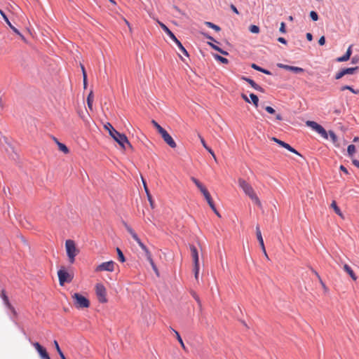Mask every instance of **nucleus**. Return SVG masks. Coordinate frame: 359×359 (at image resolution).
I'll list each match as a JSON object with an SVG mask.
<instances>
[{"instance_id":"nucleus-1","label":"nucleus","mask_w":359,"mask_h":359,"mask_svg":"<svg viewBox=\"0 0 359 359\" xmlns=\"http://www.w3.org/2000/svg\"><path fill=\"white\" fill-rule=\"evenodd\" d=\"M104 128L109 131L110 136L119 144L122 149H126V144L128 145L130 147H132V145L128 141L127 136L125 134L117 131L111 123H107V124L104 125Z\"/></svg>"},{"instance_id":"nucleus-2","label":"nucleus","mask_w":359,"mask_h":359,"mask_svg":"<svg viewBox=\"0 0 359 359\" xmlns=\"http://www.w3.org/2000/svg\"><path fill=\"white\" fill-rule=\"evenodd\" d=\"M191 180L195 184V185L198 187V189L201 191V192L204 196L207 203H208L210 208L212 210V211L219 217H221L220 214L217 211L215 205L212 201V198L208 191V189L205 188V187L196 177H191Z\"/></svg>"},{"instance_id":"nucleus-3","label":"nucleus","mask_w":359,"mask_h":359,"mask_svg":"<svg viewBox=\"0 0 359 359\" xmlns=\"http://www.w3.org/2000/svg\"><path fill=\"white\" fill-rule=\"evenodd\" d=\"M158 24L161 27V28L164 31V32L175 42V43L177 46L180 50L187 57H189V53L184 47L182 43L177 39L173 32L162 22L157 20Z\"/></svg>"},{"instance_id":"nucleus-4","label":"nucleus","mask_w":359,"mask_h":359,"mask_svg":"<svg viewBox=\"0 0 359 359\" xmlns=\"http://www.w3.org/2000/svg\"><path fill=\"white\" fill-rule=\"evenodd\" d=\"M65 248L69 261L71 264H73L75 261V257L79 252V250L76 247L75 242L73 240H67L65 242Z\"/></svg>"},{"instance_id":"nucleus-5","label":"nucleus","mask_w":359,"mask_h":359,"mask_svg":"<svg viewBox=\"0 0 359 359\" xmlns=\"http://www.w3.org/2000/svg\"><path fill=\"white\" fill-rule=\"evenodd\" d=\"M74 306L77 309H86L90 306V301L80 293L76 292L72 295Z\"/></svg>"},{"instance_id":"nucleus-6","label":"nucleus","mask_w":359,"mask_h":359,"mask_svg":"<svg viewBox=\"0 0 359 359\" xmlns=\"http://www.w3.org/2000/svg\"><path fill=\"white\" fill-rule=\"evenodd\" d=\"M190 250L193 258L194 276L196 279H198L199 273L198 252L196 247L194 245H190Z\"/></svg>"},{"instance_id":"nucleus-7","label":"nucleus","mask_w":359,"mask_h":359,"mask_svg":"<svg viewBox=\"0 0 359 359\" xmlns=\"http://www.w3.org/2000/svg\"><path fill=\"white\" fill-rule=\"evenodd\" d=\"M57 276L61 286L64 285L66 283H71L73 280V276L69 274L64 267L58 270Z\"/></svg>"},{"instance_id":"nucleus-8","label":"nucleus","mask_w":359,"mask_h":359,"mask_svg":"<svg viewBox=\"0 0 359 359\" xmlns=\"http://www.w3.org/2000/svg\"><path fill=\"white\" fill-rule=\"evenodd\" d=\"M95 292L97 296L98 300L100 303H106L107 302V290L103 284H102V283L96 284Z\"/></svg>"},{"instance_id":"nucleus-9","label":"nucleus","mask_w":359,"mask_h":359,"mask_svg":"<svg viewBox=\"0 0 359 359\" xmlns=\"http://www.w3.org/2000/svg\"><path fill=\"white\" fill-rule=\"evenodd\" d=\"M238 185L243 189L246 195L249 197L255 194L254 189L252 186L242 178L238 179Z\"/></svg>"},{"instance_id":"nucleus-10","label":"nucleus","mask_w":359,"mask_h":359,"mask_svg":"<svg viewBox=\"0 0 359 359\" xmlns=\"http://www.w3.org/2000/svg\"><path fill=\"white\" fill-rule=\"evenodd\" d=\"M271 140L273 141L274 142L277 143L279 146L290 151V152L302 157V155L299 152H298L294 148L291 147L288 143H287L283 140H280L276 137H272Z\"/></svg>"},{"instance_id":"nucleus-11","label":"nucleus","mask_w":359,"mask_h":359,"mask_svg":"<svg viewBox=\"0 0 359 359\" xmlns=\"http://www.w3.org/2000/svg\"><path fill=\"white\" fill-rule=\"evenodd\" d=\"M32 344L39 353L41 359H50L46 348L41 346L39 342H33Z\"/></svg>"},{"instance_id":"nucleus-12","label":"nucleus","mask_w":359,"mask_h":359,"mask_svg":"<svg viewBox=\"0 0 359 359\" xmlns=\"http://www.w3.org/2000/svg\"><path fill=\"white\" fill-rule=\"evenodd\" d=\"M114 264L115 262L114 261H108L105 262H102V264H99L97 268L95 269L96 271H109L112 272L114 271Z\"/></svg>"},{"instance_id":"nucleus-13","label":"nucleus","mask_w":359,"mask_h":359,"mask_svg":"<svg viewBox=\"0 0 359 359\" xmlns=\"http://www.w3.org/2000/svg\"><path fill=\"white\" fill-rule=\"evenodd\" d=\"M0 14L2 16L3 19L4 20V21L6 22V23L9 26V27L13 30V32L14 33H15L16 34L19 35L22 39L25 40V37L24 36L20 33V32L12 24L11 22H10L9 19L8 18L7 15H6V13L1 10L0 9Z\"/></svg>"},{"instance_id":"nucleus-14","label":"nucleus","mask_w":359,"mask_h":359,"mask_svg":"<svg viewBox=\"0 0 359 359\" xmlns=\"http://www.w3.org/2000/svg\"><path fill=\"white\" fill-rule=\"evenodd\" d=\"M241 80H243V81H246L247 83H248L251 86V87L253 88L255 90L259 91L261 93H265V90L262 86L258 85L252 79L245 76H242L241 77Z\"/></svg>"},{"instance_id":"nucleus-15","label":"nucleus","mask_w":359,"mask_h":359,"mask_svg":"<svg viewBox=\"0 0 359 359\" xmlns=\"http://www.w3.org/2000/svg\"><path fill=\"white\" fill-rule=\"evenodd\" d=\"M278 66L283 69L290 71L294 74H299L304 72V69L302 67L290 66L287 65L278 64Z\"/></svg>"},{"instance_id":"nucleus-16","label":"nucleus","mask_w":359,"mask_h":359,"mask_svg":"<svg viewBox=\"0 0 359 359\" xmlns=\"http://www.w3.org/2000/svg\"><path fill=\"white\" fill-rule=\"evenodd\" d=\"M163 140L164 142L169 145L171 148H175L177 147V144L173 140V138L171 137V135L167 132L162 136Z\"/></svg>"},{"instance_id":"nucleus-17","label":"nucleus","mask_w":359,"mask_h":359,"mask_svg":"<svg viewBox=\"0 0 359 359\" xmlns=\"http://www.w3.org/2000/svg\"><path fill=\"white\" fill-rule=\"evenodd\" d=\"M306 123L307 126L311 127L313 130H315L318 133L323 128L321 125L313 121H307Z\"/></svg>"},{"instance_id":"nucleus-18","label":"nucleus","mask_w":359,"mask_h":359,"mask_svg":"<svg viewBox=\"0 0 359 359\" xmlns=\"http://www.w3.org/2000/svg\"><path fill=\"white\" fill-rule=\"evenodd\" d=\"M250 66H251V67L253 69L257 70L258 72H260L262 73H264L265 74H267V75H271L272 74V73L269 70H268L266 69H264V68L257 65L255 63H252Z\"/></svg>"},{"instance_id":"nucleus-19","label":"nucleus","mask_w":359,"mask_h":359,"mask_svg":"<svg viewBox=\"0 0 359 359\" xmlns=\"http://www.w3.org/2000/svg\"><path fill=\"white\" fill-rule=\"evenodd\" d=\"M344 270L351 276V278L355 280L357 279V276H355L354 271L351 269V267L348 264L344 265Z\"/></svg>"},{"instance_id":"nucleus-20","label":"nucleus","mask_w":359,"mask_h":359,"mask_svg":"<svg viewBox=\"0 0 359 359\" xmlns=\"http://www.w3.org/2000/svg\"><path fill=\"white\" fill-rule=\"evenodd\" d=\"M199 138L201 140V142L202 144V145L203 146V147L212 156V157L215 159L216 158V156H215V154L213 151V150L207 145L205 140L203 139V137H202L201 135H199Z\"/></svg>"},{"instance_id":"nucleus-21","label":"nucleus","mask_w":359,"mask_h":359,"mask_svg":"<svg viewBox=\"0 0 359 359\" xmlns=\"http://www.w3.org/2000/svg\"><path fill=\"white\" fill-rule=\"evenodd\" d=\"M208 44L212 48L214 49L215 50H217L218 51L219 53H220L221 54L224 55H229V53L226 50H224L223 49H222L221 48H219L218 46L215 45V43H212V42H208Z\"/></svg>"},{"instance_id":"nucleus-22","label":"nucleus","mask_w":359,"mask_h":359,"mask_svg":"<svg viewBox=\"0 0 359 359\" xmlns=\"http://www.w3.org/2000/svg\"><path fill=\"white\" fill-rule=\"evenodd\" d=\"M256 236L260 246L264 245V240L262 236V232L258 225L256 226Z\"/></svg>"},{"instance_id":"nucleus-23","label":"nucleus","mask_w":359,"mask_h":359,"mask_svg":"<svg viewBox=\"0 0 359 359\" xmlns=\"http://www.w3.org/2000/svg\"><path fill=\"white\" fill-rule=\"evenodd\" d=\"M53 345H54L57 353L59 354L60 358L61 359H67L65 354L63 353L62 351L61 350L57 340L53 341Z\"/></svg>"},{"instance_id":"nucleus-24","label":"nucleus","mask_w":359,"mask_h":359,"mask_svg":"<svg viewBox=\"0 0 359 359\" xmlns=\"http://www.w3.org/2000/svg\"><path fill=\"white\" fill-rule=\"evenodd\" d=\"M345 75L353 74L355 72L359 70V67H345L343 68Z\"/></svg>"},{"instance_id":"nucleus-25","label":"nucleus","mask_w":359,"mask_h":359,"mask_svg":"<svg viewBox=\"0 0 359 359\" xmlns=\"http://www.w3.org/2000/svg\"><path fill=\"white\" fill-rule=\"evenodd\" d=\"M93 90H90V92L89 93L88 97H87V104H88V107L89 108L90 110H93Z\"/></svg>"},{"instance_id":"nucleus-26","label":"nucleus","mask_w":359,"mask_h":359,"mask_svg":"<svg viewBox=\"0 0 359 359\" xmlns=\"http://www.w3.org/2000/svg\"><path fill=\"white\" fill-rule=\"evenodd\" d=\"M0 297L2 299L3 302H4V304L5 306L6 305H8L9 303H10V301H9V299H8V297L7 296L6 294V290H2L1 293H0Z\"/></svg>"},{"instance_id":"nucleus-27","label":"nucleus","mask_w":359,"mask_h":359,"mask_svg":"<svg viewBox=\"0 0 359 359\" xmlns=\"http://www.w3.org/2000/svg\"><path fill=\"white\" fill-rule=\"evenodd\" d=\"M346 90H350L353 94H359V90H355L351 86L345 85L341 87L340 90L344 91Z\"/></svg>"},{"instance_id":"nucleus-28","label":"nucleus","mask_w":359,"mask_h":359,"mask_svg":"<svg viewBox=\"0 0 359 359\" xmlns=\"http://www.w3.org/2000/svg\"><path fill=\"white\" fill-rule=\"evenodd\" d=\"M57 144L58 146L59 150L62 151L64 154H68L69 152V149L65 144L57 141Z\"/></svg>"},{"instance_id":"nucleus-29","label":"nucleus","mask_w":359,"mask_h":359,"mask_svg":"<svg viewBox=\"0 0 359 359\" xmlns=\"http://www.w3.org/2000/svg\"><path fill=\"white\" fill-rule=\"evenodd\" d=\"M213 57L217 61L220 62L222 64H228L229 63V60L227 58L222 57L218 54H214Z\"/></svg>"},{"instance_id":"nucleus-30","label":"nucleus","mask_w":359,"mask_h":359,"mask_svg":"<svg viewBox=\"0 0 359 359\" xmlns=\"http://www.w3.org/2000/svg\"><path fill=\"white\" fill-rule=\"evenodd\" d=\"M205 25L208 27L211 28V29H214L216 32H219L221 30L220 27L217 25H215V24H214L213 22L205 21Z\"/></svg>"},{"instance_id":"nucleus-31","label":"nucleus","mask_w":359,"mask_h":359,"mask_svg":"<svg viewBox=\"0 0 359 359\" xmlns=\"http://www.w3.org/2000/svg\"><path fill=\"white\" fill-rule=\"evenodd\" d=\"M116 252L118 255V259L120 262L123 263L126 262V257L119 248H116Z\"/></svg>"},{"instance_id":"nucleus-32","label":"nucleus","mask_w":359,"mask_h":359,"mask_svg":"<svg viewBox=\"0 0 359 359\" xmlns=\"http://www.w3.org/2000/svg\"><path fill=\"white\" fill-rule=\"evenodd\" d=\"M250 97L251 99V102L257 107L259 104V97L257 95L251 93L250 94Z\"/></svg>"},{"instance_id":"nucleus-33","label":"nucleus","mask_w":359,"mask_h":359,"mask_svg":"<svg viewBox=\"0 0 359 359\" xmlns=\"http://www.w3.org/2000/svg\"><path fill=\"white\" fill-rule=\"evenodd\" d=\"M147 259L149 261V262L150 263L153 270L158 274V269L151 257V255L150 254L149 255H147Z\"/></svg>"},{"instance_id":"nucleus-34","label":"nucleus","mask_w":359,"mask_h":359,"mask_svg":"<svg viewBox=\"0 0 359 359\" xmlns=\"http://www.w3.org/2000/svg\"><path fill=\"white\" fill-rule=\"evenodd\" d=\"M142 181H143V184H144L145 191H146L147 195L148 201H149L151 206L152 208H154V206H153L154 202L152 201V197H151V194H149V189H148V188H147V187L146 185V182H144V180H142Z\"/></svg>"},{"instance_id":"nucleus-35","label":"nucleus","mask_w":359,"mask_h":359,"mask_svg":"<svg viewBox=\"0 0 359 359\" xmlns=\"http://www.w3.org/2000/svg\"><path fill=\"white\" fill-rule=\"evenodd\" d=\"M172 330L175 332L176 338H177V341H179V343L180 344L181 346L184 349H186L185 345L184 344V341H183L180 333L177 331L175 330L174 329H172Z\"/></svg>"},{"instance_id":"nucleus-36","label":"nucleus","mask_w":359,"mask_h":359,"mask_svg":"<svg viewBox=\"0 0 359 359\" xmlns=\"http://www.w3.org/2000/svg\"><path fill=\"white\" fill-rule=\"evenodd\" d=\"M355 152V146L354 144H349L347 147V153L350 157H352Z\"/></svg>"},{"instance_id":"nucleus-37","label":"nucleus","mask_w":359,"mask_h":359,"mask_svg":"<svg viewBox=\"0 0 359 359\" xmlns=\"http://www.w3.org/2000/svg\"><path fill=\"white\" fill-rule=\"evenodd\" d=\"M137 244L139 245V246L141 248V249L145 252V255L146 257L147 255H149L151 254V252H149V249L147 248V247L141 241H140L139 242H137Z\"/></svg>"},{"instance_id":"nucleus-38","label":"nucleus","mask_w":359,"mask_h":359,"mask_svg":"<svg viewBox=\"0 0 359 359\" xmlns=\"http://www.w3.org/2000/svg\"><path fill=\"white\" fill-rule=\"evenodd\" d=\"M249 31L253 34H258V33H259L260 29L257 25H251L249 27Z\"/></svg>"},{"instance_id":"nucleus-39","label":"nucleus","mask_w":359,"mask_h":359,"mask_svg":"<svg viewBox=\"0 0 359 359\" xmlns=\"http://www.w3.org/2000/svg\"><path fill=\"white\" fill-rule=\"evenodd\" d=\"M328 135H330L333 144H335L338 141L337 135L334 133L333 130H329Z\"/></svg>"},{"instance_id":"nucleus-40","label":"nucleus","mask_w":359,"mask_h":359,"mask_svg":"<svg viewBox=\"0 0 359 359\" xmlns=\"http://www.w3.org/2000/svg\"><path fill=\"white\" fill-rule=\"evenodd\" d=\"M309 17L313 21H317L319 19L318 14L315 11H311L309 13Z\"/></svg>"},{"instance_id":"nucleus-41","label":"nucleus","mask_w":359,"mask_h":359,"mask_svg":"<svg viewBox=\"0 0 359 359\" xmlns=\"http://www.w3.org/2000/svg\"><path fill=\"white\" fill-rule=\"evenodd\" d=\"M331 206L332 208H333L334 212L339 215H341V210L340 208L338 207V205H337L336 202L335 201H332V204H331Z\"/></svg>"},{"instance_id":"nucleus-42","label":"nucleus","mask_w":359,"mask_h":359,"mask_svg":"<svg viewBox=\"0 0 359 359\" xmlns=\"http://www.w3.org/2000/svg\"><path fill=\"white\" fill-rule=\"evenodd\" d=\"M349 59H350V57H348V55L345 53L344 55H342L341 57H338L336 59V61L338 62H346Z\"/></svg>"},{"instance_id":"nucleus-43","label":"nucleus","mask_w":359,"mask_h":359,"mask_svg":"<svg viewBox=\"0 0 359 359\" xmlns=\"http://www.w3.org/2000/svg\"><path fill=\"white\" fill-rule=\"evenodd\" d=\"M252 201L255 203L257 205L259 206H261V202L259 199V198L257 197V196L256 195V194L255 193L253 195L250 196V197Z\"/></svg>"},{"instance_id":"nucleus-44","label":"nucleus","mask_w":359,"mask_h":359,"mask_svg":"<svg viewBox=\"0 0 359 359\" xmlns=\"http://www.w3.org/2000/svg\"><path fill=\"white\" fill-rule=\"evenodd\" d=\"M344 76H345V74H344V72L342 68L335 74L334 79L336 80H339V79H341Z\"/></svg>"},{"instance_id":"nucleus-45","label":"nucleus","mask_w":359,"mask_h":359,"mask_svg":"<svg viewBox=\"0 0 359 359\" xmlns=\"http://www.w3.org/2000/svg\"><path fill=\"white\" fill-rule=\"evenodd\" d=\"M202 35L207 39H209L212 41H214L217 43H218L219 42L217 41H216L212 36H211L208 33H206V32H201Z\"/></svg>"},{"instance_id":"nucleus-46","label":"nucleus","mask_w":359,"mask_h":359,"mask_svg":"<svg viewBox=\"0 0 359 359\" xmlns=\"http://www.w3.org/2000/svg\"><path fill=\"white\" fill-rule=\"evenodd\" d=\"M318 134H320L325 139H327L328 138V133L326 131V130L323 127L318 132Z\"/></svg>"},{"instance_id":"nucleus-47","label":"nucleus","mask_w":359,"mask_h":359,"mask_svg":"<svg viewBox=\"0 0 359 359\" xmlns=\"http://www.w3.org/2000/svg\"><path fill=\"white\" fill-rule=\"evenodd\" d=\"M6 308L11 311V312L15 316H17V312L15 309V308L12 306V304L11 303H9L8 305H6Z\"/></svg>"},{"instance_id":"nucleus-48","label":"nucleus","mask_w":359,"mask_h":359,"mask_svg":"<svg viewBox=\"0 0 359 359\" xmlns=\"http://www.w3.org/2000/svg\"><path fill=\"white\" fill-rule=\"evenodd\" d=\"M279 32H281V33H283L285 34L286 32V25L284 22H282L280 23V28H279Z\"/></svg>"},{"instance_id":"nucleus-49","label":"nucleus","mask_w":359,"mask_h":359,"mask_svg":"<svg viewBox=\"0 0 359 359\" xmlns=\"http://www.w3.org/2000/svg\"><path fill=\"white\" fill-rule=\"evenodd\" d=\"M264 109L270 114H276V110L272 107L266 106Z\"/></svg>"},{"instance_id":"nucleus-50","label":"nucleus","mask_w":359,"mask_h":359,"mask_svg":"<svg viewBox=\"0 0 359 359\" xmlns=\"http://www.w3.org/2000/svg\"><path fill=\"white\" fill-rule=\"evenodd\" d=\"M172 9H174L180 15H185L184 12L182 11L178 6H177L175 5L172 6Z\"/></svg>"},{"instance_id":"nucleus-51","label":"nucleus","mask_w":359,"mask_h":359,"mask_svg":"<svg viewBox=\"0 0 359 359\" xmlns=\"http://www.w3.org/2000/svg\"><path fill=\"white\" fill-rule=\"evenodd\" d=\"M325 37L324 36H322L319 39H318V44L320 46H323L325 45Z\"/></svg>"},{"instance_id":"nucleus-52","label":"nucleus","mask_w":359,"mask_h":359,"mask_svg":"<svg viewBox=\"0 0 359 359\" xmlns=\"http://www.w3.org/2000/svg\"><path fill=\"white\" fill-rule=\"evenodd\" d=\"M81 69L82 71L83 78H87L88 76H87V73H86L85 67L82 64H81Z\"/></svg>"},{"instance_id":"nucleus-53","label":"nucleus","mask_w":359,"mask_h":359,"mask_svg":"<svg viewBox=\"0 0 359 359\" xmlns=\"http://www.w3.org/2000/svg\"><path fill=\"white\" fill-rule=\"evenodd\" d=\"M151 123L155 127V128L157 130V131L159 130L160 128H161V126L155 120H152Z\"/></svg>"},{"instance_id":"nucleus-54","label":"nucleus","mask_w":359,"mask_h":359,"mask_svg":"<svg viewBox=\"0 0 359 359\" xmlns=\"http://www.w3.org/2000/svg\"><path fill=\"white\" fill-rule=\"evenodd\" d=\"M230 8L234 13L239 15V11H238L237 8L233 4H231Z\"/></svg>"},{"instance_id":"nucleus-55","label":"nucleus","mask_w":359,"mask_h":359,"mask_svg":"<svg viewBox=\"0 0 359 359\" xmlns=\"http://www.w3.org/2000/svg\"><path fill=\"white\" fill-rule=\"evenodd\" d=\"M339 170L341 171H342L343 172H344L345 174L348 175V170L346 169V168L343 165H341L340 167H339Z\"/></svg>"},{"instance_id":"nucleus-56","label":"nucleus","mask_w":359,"mask_h":359,"mask_svg":"<svg viewBox=\"0 0 359 359\" xmlns=\"http://www.w3.org/2000/svg\"><path fill=\"white\" fill-rule=\"evenodd\" d=\"M124 226L129 233L134 231V230L127 223H124Z\"/></svg>"},{"instance_id":"nucleus-57","label":"nucleus","mask_w":359,"mask_h":359,"mask_svg":"<svg viewBox=\"0 0 359 359\" xmlns=\"http://www.w3.org/2000/svg\"><path fill=\"white\" fill-rule=\"evenodd\" d=\"M158 133L161 135L162 137L165 133H167V130L164 129L163 127L160 128L158 130Z\"/></svg>"},{"instance_id":"nucleus-58","label":"nucleus","mask_w":359,"mask_h":359,"mask_svg":"<svg viewBox=\"0 0 359 359\" xmlns=\"http://www.w3.org/2000/svg\"><path fill=\"white\" fill-rule=\"evenodd\" d=\"M277 40L278 42H280L283 44H287V40L283 37H278Z\"/></svg>"},{"instance_id":"nucleus-59","label":"nucleus","mask_w":359,"mask_h":359,"mask_svg":"<svg viewBox=\"0 0 359 359\" xmlns=\"http://www.w3.org/2000/svg\"><path fill=\"white\" fill-rule=\"evenodd\" d=\"M241 97L245 100V102H248V103H250V100H249V98L248 97V96L244 94V93H242L241 94Z\"/></svg>"},{"instance_id":"nucleus-60","label":"nucleus","mask_w":359,"mask_h":359,"mask_svg":"<svg viewBox=\"0 0 359 359\" xmlns=\"http://www.w3.org/2000/svg\"><path fill=\"white\" fill-rule=\"evenodd\" d=\"M345 53H346V55H348V57H351V54H352V45H351V46L348 48V49H347V50H346V52Z\"/></svg>"},{"instance_id":"nucleus-61","label":"nucleus","mask_w":359,"mask_h":359,"mask_svg":"<svg viewBox=\"0 0 359 359\" xmlns=\"http://www.w3.org/2000/svg\"><path fill=\"white\" fill-rule=\"evenodd\" d=\"M306 37L309 41H311L313 40V35L311 33H309V32L306 33Z\"/></svg>"},{"instance_id":"nucleus-62","label":"nucleus","mask_w":359,"mask_h":359,"mask_svg":"<svg viewBox=\"0 0 359 359\" xmlns=\"http://www.w3.org/2000/svg\"><path fill=\"white\" fill-rule=\"evenodd\" d=\"M353 164L359 169V161L357 159L352 160Z\"/></svg>"},{"instance_id":"nucleus-63","label":"nucleus","mask_w":359,"mask_h":359,"mask_svg":"<svg viewBox=\"0 0 359 359\" xmlns=\"http://www.w3.org/2000/svg\"><path fill=\"white\" fill-rule=\"evenodd\" d=\"M83 88L86 89L88 86V77L87 78H83Z\"/></svg>"},{"instance_id":"nucleus-64","label":"nucleus","mask_w":359,"mask_h":359,"mask_svg":"<svg viewBox=\"0 0 359 359\" xmlns=\"http://www.w3.org/2000/svg\"><path fill=\"white\" fill-rule=\"evenodd\" d=\"M358 62V58L357 57L354 56L351 58L352 64H356Z\"/></svg>"}]
</instances>
